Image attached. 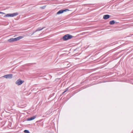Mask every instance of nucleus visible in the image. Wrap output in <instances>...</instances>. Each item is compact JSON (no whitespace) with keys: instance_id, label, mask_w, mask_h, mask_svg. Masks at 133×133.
Returning a JSON list of instances; mask_svg holds the SVG:
<instances>
[{"instance_id":"f257e3e1","label":"nucleus","mask_w":133,"mask_h":133,"mask_svg":"<svg viewBox=\"0 0 133 133\" xmlns=\"http://www.w3.org/2000/svg\"><path fill=\"white\" fill-rule=\"evenodd\" d=\"M23 37L22 36H19L17 38H11L8 40V41L9 42H12L15 41H17L19 40L22 38Z\"/></svg>"},{"instance_id":"f03ea898","label":"nucleus","mask_w":133,"mask_h":133,"mask_svg":"<svg viewBox=\"0 0 133 133\" xmlns=\"http://www.w3.org/2000/svg\"><path fill=\"white\" fill-rule=\"evenodd\" d=\"M18 15V13L16 12L12 14H8L4 16L5 17H10L16 16Z\"/></svg>"},{"instance_id":"7ed1b4c3","label":"nucleus","mask_w":133,"mask_h":133,"mask_svg":"<svg viewBox=\"0 0 133 133\" xmlns=\"http://www.w3.org/2000/svg\"><path fill=\"white\" fill-rule=\"evenodd\" d=\"M73 36L72 35L69 34H67L63 36V39L64 40L66 41L70 39Z\"/></svg>"},{"instance_id":"20e7f679","label":"nucleus","mask_w":133,"mask_h":133,"mask_svg":"<svg viewBox=\"0 0 133 133\" xmlns=\"http://www.w3.org/2000/svg\"><path fill=\"white\" fill-rule=\"evenodd\" d=\"M13 77L12 74H7L4 76L3 77L6 79H11Z\"/></svg>"},{"instance_id":"39448f33","label":"nucleus","mask_w":133,"mask_h":133,"mask_svg":"<svg viewBox=\"0 0 133 133\" xmlns=\"http://www.w3.org/2000/svg\"><path fill=\"white\" fill-rule=\"evenodd\" d=\"M24 82L23 81L21 80L20 79H18L16 82V84L18 85H21Z\"/></svg>"},{"instance_id":"423d86ee","label":"nucleus","mask_w":133,"mask_h":133,"mask_svg":"<svg viewBox=\"0 0 133 133\" xmlns=\"http://www.w3.org/2000/svg\"><path fill=\"white\" fill-rule=\"evenodd\" d=\"M69 11V10L68 9H66L65 10H60L58 11L57 13V14L59 15L60 14L63 13L64 12H66L68 11Z\"/></svg>"},{"instance_id":"0eeeda50","label":"nucleus","mask_w":133,"mask_h":133,"mask_svg":"<svg viewBox=\"0 0 133 133\" xmlns=\"http://www.w3.org/2000/svg\"><path fill=\"white\" fill-rule=\"evenodd\" d=\"M36 115L32 117H31L29 118H27V121H31L34 119L36 117Z\"/></svg>"},{"instance_id":"6e6552de","label":"nucleus","mask_w":133,"mask_h":133,"mask_svg":"<svg viewBox=\"0 0 133 133\" xmlns=\"http://www.w3.org/2000/svg\"><path fill=\"white\" fill-rule=\"evenodd\" d=\"M44 28V27H43L41 29H40L39 28H38L37 29H36V30L35 31L33 32L32 33V34H31V35H32L36 32L39 31H41V30H42Z\"/></svg>"},{"instance_id":"1a4fd4ad","label":"nucleus","mask_w":133,"mask_h":133,"mask_svg":"<svg viewBox=\"0 0 133 133\" xmlns=\"http://www.w3.org/2000/svg\"><path fill=\"white\" fill-rule=\"evenodd\" d=\"M110 16L108 15H104L103 16V18L104 19H107L110 17Z\"/></svg>"},{"instance_id":"9d476101","label":"nucleus","mask_w":133,"mask_h":133,"mask_svg":"<svg viewBox=\"0 0 133 133\" xmlns=\"http://www.w3.org/2000/svg\"><path fill=\"white\" fill-rule=\"evenodd\" d=\"M115 23V21L114 20L111 21L109 23L110 25H112Z\"/></svg>"},{"instance_id":"9b49d317","label":"nucleus","mask_w":133,"mask_h":133,"mask_svg":"<svg viewBox=\"0 0 133 133\" xmlns=\"http://www.w3.org/2000/svg\"><path fill=\"white\" fill-rule=\"evenodd\" d=\"M24 132L25 133H30L29 131L28 130H24Z\"/></svg>"},{"instance_id":"f8f14e48","label":"nucleus","mask_w":133,"mask_h":133,"mask_svg":"<svg viewBox=\"0 0 133 133\" xmlns=\"http://www.w3.org/2000/svg\"><path fill=\"white\" fill-rule=\"evenodd\" d=\"M45 6H44L41 7V8H42V9H44L45 8Z\"/></svg>"},{"instance_id":"ddd939ff","label":"nucleus","mask_w":133,"mask_h":133,"mask_svg":"<svg viewBox=\"0 0 133 133\" xmlns=\"http://www.w3.org/2000/svg\"><path fill=\"white\" fill-rule=\"evenodd\" d=\"M68 90V88H67L65 89V92H66Z\"/></svg>"},{"instance_id":"4468645a","label":"nucleus","mask_w":133,"mask_h":133,"mask_svg":"<svg viewBox=\"0 0 133 133\" xmlns=\"http://www.w3.org/2000/svg\"><path fill=\"white\" fill-rule=\"evenodd\" d=\"M65 91H64V92H63L62 94L60 95V96H62L63 94L64 93H65Z\"/></svg>"},{"instance_id":"2eb2a0df","label":"nucleus","mask_w":133,"mask_h":133,"mask_svg":"<svg viewBox=\"0 0 133 133\" xmlns=\"http://www.w3.org/2000/svg\"><path fill=\"white\" fill-rule=\"evenodd\" d=\"M0 14H5V13H3V12H0Z\"/></svg>"}]
</instances>
